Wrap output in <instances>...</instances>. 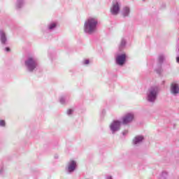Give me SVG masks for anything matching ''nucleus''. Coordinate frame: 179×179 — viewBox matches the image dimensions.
Returning <instances> with one entry per match:
<instances>
[{
    "label": "nucleus",
    "mask_w": 179,
    "mask_h": 179,
    "mask_svg": "<svg viewBox=\"0 0 179 179\" xmlns=\"http://www.w3.org/2000/svg\"><path fill=\"white\" fill-rule=\"evenodd\" d=\"M1 43H5L6 41V36H5V33L3 31H1Z\"/></svg>",
    "instance_id": "11"
},
{
    "label": "nucleus",
    "mask_w": 179,
    "mask_h": 179,
    "mask_svg": "<svg viewBox=\"0 0 179 179\" xmlns=\"http://www.w3.org/2000/svg\"><path fill=\"white\" fill-rule=\"evenodd\" d=\"M110 12L112 15H118V12H120V6L117 1H114L113 2V6L110 9Z\"/></svg>",
    "instance_id": "6"
},
{
    "label": "nucleus",
    "mask_w": 179,
    "mask_h": 179,
    "mask_svg": "<svg viewBox=\"0 0 179 179\" xmlns=\"http://www.w3.org/2000/svg\"><path fill=\"white\" fill-rule=\"evenodd\" d=\"M129 14V8L128 7H126L123 9V15L124 16H128Z\"/></svg>",
    "instance_id": "12"
},
{
    "label": "nucleus",
    "mask_w": 179,
    "mask_h": 179,
    "mask_svg": "<svg viewBox=\"0 0 179 179\" xmlns=\"http://www.w3.org/2000/svg\"><path fill=\"white\" fill-rule=\"evenodd\" d=\"M121 126V122L118 120H114L110 125V128L113 132H115V131H118L120 129V127Z\"/></svg>",
    "instance_id": "5"
},
{
    "label": "nucleus",
    "mask_w": 179,
    "mask_h": 179,
    "mask_svg": "<svg viewBox=\"0 0 179 179\" xmlns=\"http://www.w3.org/2000/svg\"><path fill=\"white\" fill-rule=\"evenodd\" d=\"M75 169H76V162L75 161H71L68 167L69 173H72V171H74Z\"/></svg>",
    "instance_id": "9"
},
{
    "label": "nucleus",
    "mask_w": 179,
    "mask_h": 179,
    "mask_svg": "<svg viewBox=\"0 0 179 179\" xmlns=\"http://www.w3.org/2000/svg\"><path fill=\"white\" fill-rule=\"evenodd\" d=\"M125 59H127V55L125 54L118 55L116 58V62L118 65L122 66L125 64Z\"/></svg>",
    "instance_id": "7"
},
{
    "label": "nucleus",
    "mask_w": 179,
    "mask_h": 179,
    "mask_svg": "<svg viewBox=\"0 0 179 179\" xmlns=\"http://www.w3.org/2000/svg\"><path fill=\"white\" fill-rule=\"evenodd\" d=\"M157 94V90L156 88H151L150 94H148V101H155L156 100V95Z\"/></svg>",
    "instance_id": "4"
},
{
    "label": "nucleus",
    "mask_w": 179,
    "mask_h": 179,
    "mask_svg": "<svg viewBox=\"0 0 179 179\" xmlns=\"http://www.w3.org/2000/svg\"><path fill=\"white\" fill-rule=\"evenodd\" d=\"M57 27V24L55 23H52L49 25V29L50 30H52V29H55V27Z\"/></svg>",
    "instance_id": "13"
},
{
    "label": "nucleus",
    "mask_w": 179,
    "mask_h": 179,
    "mask_svg": "<svg viewBox=\"0 0 179 179\" xmlns=\"http://www.w3.org/2000/svg\"><path fill=\"white\" fill-rule=\"evenodd\" d=\"M176 61H177V62H178V64H179V57H177V58H176Z\"/></svg>",
    "instance_id": "18"
},
{
    "label": "nucleus",
    "mask_w": 179,
    "mask_h": 179,
    "mask_svg": "<svg viewBox=\"0 0 179 179\" xmlns=\"http://www.w3.org/2000/svg\"><path fill=\"white\" fill-rule=\"evenodd\" d=\"M73 110H72V109H69L68 110H67V114H69V115H70V114H72V112H73Z\"/></svg>",
    "instance_id": "15"
},
{
    "label": "nucleus",
    "mask_w": 179,
    "mask_h": 179,
    "mask_svg": "<svg viewBox=\"0 0 179 179\" xmlns=\"http://www.w3.org/2000/svg\"><path fill=\"white\" fill-rule=\"evenodd\" d=\"M25 65L27 66L28 69L31 71L36 69L37 63H36V60L33 59V57H29L27 61L25 62Z\"/></svg>",
    "instance_id": "2"
},
{
    "label": "nucleus",
    "mask_w": 179,
    "mask_h": 179,
    "mask_svg": "<svg viewBox=\"0 0 179 179\" xmlns=\"http://www.w3.org/2000/svg\"><path fill=\"white\" fill-rule=\"evenodd\" d=\"M107 179H113L111 177H108Z\"/></svg>",
    "instance_id": "19"
},
{
    "label": "nucleus",
    "mask_w": 179,
    "mask_h": 179,
    "mask_svg": "<svg viewBox=\"0 0 179 179\" xmlns=\"http://www.w3.org/2000/svg\"><path fill=\"white\" fill-rule=\"evenodd\" d=\"M142 141H143V136H136L133 142L134 143V145H137V143H139V142H142Z\"/></svg>",
    "instance_id": "10"
},
{
    "label": "nucleus",
    "mask_w": 179,
    "mask_h": 179,
    "mask_svg": "<svg viewBox=\"0 0 179 179\" xmlns=\"http://www.w3.org/2000/svg\"><path fill=\"white\" fill-rule=\"evenodd\" d=\"M171 92L173 94H177L179 92L178 84L173 83L171 86Z\"/></svg>",
    "instance_id": "8"
},
{
    "label": "nucleus",
    "mask_w": 179,
    "mask_h": 179,
    "mask_svg": "<svg viewBox=\"0 0 179 179\" xmlns=\"http://www.w3.org/2000/svg\"><path fill=\"white\" fill-rule=\"evenodd\" d=\"M132 121H134V114L132 113H127L122 118V124L124 125H127V124H129V122H132Z\"/></svg>",
    "instance_id": "3"
},
{
    "label": "nucleus",
    "mask_w": 179,
    "mask_h": 179,
    "mask_svg": "<svg viewBox=\"0 0 179 179\" xmlns=\"http://www.w3.org/2000/svg\"><path fill=\"white\" fill-rule=\"evenodd\" d=\"M0 125H1V127H5V121L1 120L0 121Z\"/></svg>",
    "instance_id": "14"
},
{
    "label": "nucleus",
    "mask_w": 179,
    "mask_h": 179,
    "mask_svg": "<svg viewBox=\"0 0 179 179\" xmlns=\"http://www.w3.org/2000/svg\"><path fill=\"white\" fill-rule=\"evenodd\" d=\"M96 27L97 20L94 17H90L85 22V31H86V33H89L90 34L94 33V31H96Z\"/></svg>",
    "instance_id": "1"
},
{
    "label": "nucleus",
    "mask_w": 179,
    "mask_h": 179,
    "mask_svg": "<svg viewBox=\"0 0 179 179\" xmlns=\"http://www.w3.org/2000/svg\"><path fill=\"white\" fill-rule=\"evenodd\" d=\"M6 51H10V49L9 48H6Z\"/></svg>",
    "instance_id": "17"
},
{
    "label": "nucleus",
    "mask_w": 179,
    "mask_h": 179,
    "mask_svg": "<svg viewBox=\"0 0 179 179\" xmlns=\"http://www.w3.org/2000/svg\"><path fill=\"white\" fill-rule=\"evenodd\" d=\"M85 64H89V60H85Z\"/></svg>",
    "instance_id": "16"
}]
</instances>
